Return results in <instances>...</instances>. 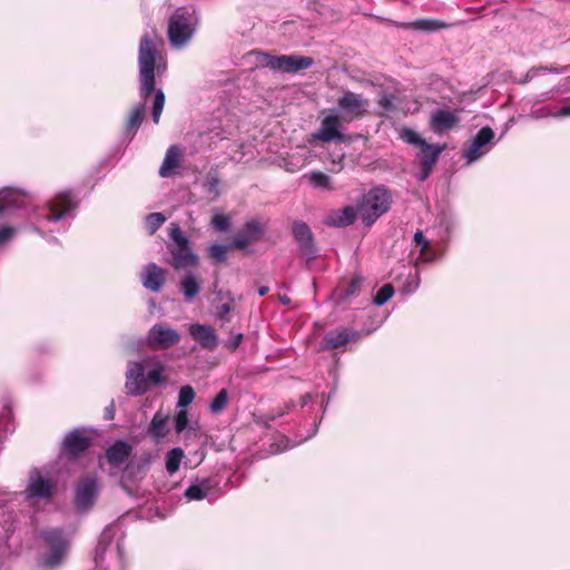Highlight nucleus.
Wrapping results in <instances>:
<instances>
[{"label":"nucleus","mask_w":570,"mask_h":570,"mask_svg":"<svg viewBox=\"0 0 570 570\" xmlns=\"http://www.w3.org/2000/svg\"><path fill=\"white\" fill-rule=\"evenodd\" d=\"M413 26L416 30H422V31H428V32L439 31V30L446 29L450 27V24H448L441 20H436V19L416 20L415 22H413Z\"/></svg>","instance_id":"72a5a7b5"},{"label":"nucleus","mask_w":570,"mask_h":570,"mask_svg":"<svg viewBox=\"0 0 570 570\" xmlns=\"http://www.w3.org/2000/svg\"><path fill=\"white\" fill-rule=\"evenodd\" d=\"M180 149L177 146H170L165 155V158L159 168V175L161 177H169L174 169L178 167L180 160Z\"/></svg>","instance_id":"cd10ccee"},{"label":"nucleus","mask_w":570,"mask_h":570,"mask_svg":"<svg viewBox=\"0 0 570 570\" xmlns=\"http://www.w3.org/2000/svg\"><path fill=\"white\" fill-rule=\"evenodd\" d=\"M394 100L395 97L392 94H385L383 95L380 100L379 105L386 111H391L394 109Z\"/></svg>","instance_id":"de8ad7c7"},{"label":"nucleus","mask_w":570,"mask_h":570,"mask_svg":"<svg viewBox=\"0 0 570 570\" xmlns=\"http://www.w3.org/2000/svg\"><path fill=\"white\" fill-rule=\"evenodd\" d=\"M358 215L357 208L346 206L343 209L332 212L325 219V224L333 227H344L354 223Z\"/></svg>","instance_id":"393cba45"},{"label":"nucleus","mask_w":570,"mask_h":570,"mask_svg":"<svg viewBox=\"0 0 570 570\" xmlns=\"http://www.w3.org/2000/svg\"><path fill=\"white\" fill-rule=\"evenodd\" d=\"M311 399H312V396L309 394H305L302 397V406H305L311 401Z\"/></svg>","instance_id":"bf43d9fd"},{"label":"nucleus","mask_w":570,"mask_h":570,"mask_svg":"<svg viewBox=\"0 0 570 570\" xmlns=\"http://www.w3.org/2000/svg\"><path fill=\"white\" fill-rule=\"evenodd\" d=\"M106 552V549L105 548H98L97 551H96V556H95V562H96V566L97 567H102V561H104V554Z\"/></svg>","instance_id":"864d4df0"},{"label":"nucleus","mask_w":570,"mask_h":570,"mask_svg":"<svg viewBox=\"0 0 570 570\" xmlns=\"http://www.w3.org/2000/svg\"><path fill=\"white\" fill-rule=\"evenodd\" d=\"M269 288L267 286H261L257 291L259 296H265L268 293Z\"/></svg>","instance_id":"4d7b16f0"},{"label":"nucleus","mask_w":570,"mask_h":570,"mask_svg":"<svg viewBox=\"0 0 570 570\" xmlns=\"http://www.w3.org/2000/svg\"><path fill=\"white\" fill-rule=\"evenodd\" d=\"M360 336V333L351 327H336L324 335L321 346L326 351L336 350L350 342L358 341Z\"/></svg>","instance_id":"2eb2a0df"},{"label":"nucleus","mask_w":570,"mask_h":570,"mask_svg":"<svg viewBox=\"0 0 570 570\" xmlns=\"http://www.w3.org/2000/svg\"><path fill=\"white\" fill-rule=\"evenodd\" d=\"M180 333L166 323H156L146 336V344L151 350H167L179 343Z\"/></svg>","instance_id":"9d476101"},{"label":"nucleus","mask_w":570,"mask_h":570,"mask_svg":"<svg viewBox=\"0 0 570 570\" xmlns=\"http://www.w3.org/2000/svg\"><path fill=\"white\" fill-rule=\"evenodd\" d=\"M287 449H288L287 445L283 446V448L277 446L273 452L278 453V452L285 451Z\"/></svg>","instance_id":"680f3d73"},{"label":"nucleus","mask_w":570,"mask_h":570,"mask_svg":"<svg viewBox=\"0 0 570 570\" xmlns=\"http://www.w3.org/2000/svg\"><path fill=\"white\" fill-rule=\"evenodd\" d=\"M131 453L132 446L126 441L118 440L111 444L105 453V460L110 465V474H114L119 470L127 472L129 469L127 461Z\"/></svg>","instance_id":"9b49d317"},{"label":"nucleus","mask_w":570,"mask_h":570,"mask_svg":"<svg viewBox=\"0 0 570 570\" xmlns=\"http://www.w3.org/2000/svg\"><path fill=\"white\" fill-rule=\"evenodd\" d=\"M232 303L233 302H226V303L222 304L220 306H217L216 307V312H215V316L218 320H222V321H225V322H229L230 318L228 317V314L233 309Z\"/></svg>","instance_id":"49530a36"},{"label":"nucleus","mask_w":570,"mask_h":570,"mask_svg":"<svg viewBox=\"0 0 570 570\" xmlns=\"http://www.w3.org/2000/svg\"><path fill=\"white\" fill-rule=\"evenodd\" d=\"M337 108L345 119L358 120L368 114L370 100L361 94L343 90L337 98Z\"/></svg>","instance_id":"1a4fd4ad"},{"label":"nucleus","mask_w":570,"mask_h":570,"mask_svg":"<svg viewBox=\"0 0 570 570\" xmlns=\"http://www.w3.org/2000/svg\"><path fill=\"white\" fill-rule=\"evenodd\" d=\"M495 134L489 126L482 127L471 141L463 147L462 157L468 166L484 157L494 145Z\"/></svg>","instance_id":"6e6552de"},{"label":"nucleus","mask_w":570,"mask_h":570,"mask_svg":"<svg viewBox=\"0 0 570 570\" xmlns=\"http://www.w3.org/2000/svg\"><path fill=\"white\" fill-rule=\"evenodd\" d=\"M40 538L47 549L41 558V564L48 568L57 567L68 553L70 547L69 535L63 530L55 528L42 531Z\"/></svg>","instance_id":"423d86ee"},{"label":"nucleus","mask_w":570,"mask_h":570,"mask_svg":"<svg viewBox=\"0 0 570 570\" xmlns=\"http://www.w3.org/2000/svg\"><path fill=\"white\" fill-rule=\"evenodd\" d=\"M184 451L180 448H174L166 454V470L169 474H174L179 470Z\"/></svg>","instance_id":"2f4dec72"},{"label":"nucleus","mask_w":570,"mask_h":570,"mask_svg":"<svg viewBox=\"0 0 570 570\" xmlns=\"http://www.w3.org/2000/svg\"><path fill=\"white\" fill-rule=\"evenodd\" d=\"M188 425V412L186 409H179L175 415V431L179 434Z\"/></svg>","instance_id":"c03bdc74"},{"label":"nucleus","mask_w":570,"mask_h":570,"mask_svg":"<svg viewBox=\"0 0 570 570\" xmlns=\"http://www.w3.org/2000/svg\"><path fill=\"white\" fill-rule=\"evenodd\" d=\"M200 13L193 7H179L168 18L167 39L171 49L183 50L189 46L200 26Z\"/></svg>","instance_id":"7ed1b4c3"},{"label":"nucleus","mask_w":570,"mask_h":570,"mask_svg":"<svg viewBox=\"0 0 570 570\" xmlns=\"http://www.w3.org/2000/svg\"><path fill=\"white\" fill-rule=\"evenodd\" d=\"M292 229L299 250L311 258L315 257L316 248L314 245L313 234L308 225L298 220L293 224Z\"/></svg>","instance_id":"a211bd4d"},{"label":"nucleus","mask_w":570,"mask_h":570,"mask_svg":"<svg viewBox=\"0 0 570 570\" xmlns=\"http://www.w3.org/2000/svg\"><path fill=\"white\" fill-rule=\"evenodd\" d=\"M278 299H279V302H281L282 304H284V305H287V304H289V302H291V299H289L286 295H284V296H281V295H279V296H278Z\"/></svg>","instance_id":"13d9d810"},{"label":"nucleus","mask_w":570,"mask_h":570,"mask_svg":"<svg viewBox=\"0 0 570 570\" xmlns=\"http://www.w3.org/2000/svg\"><path fill=\"white\" fill-rule=\"evenodd\" d=\"M142 286L153 292L158 293L165 284V271L156 263H148L141 272Z\"/></svg>","instance_id":"aec40b11"},{"label":"nucleus","mask_w":570,"mask_h":570,"mask_svg":"<svg viewBox=\"0 0 570 570\" xmlns=\"http://www.w3.org/2000/svg\"><path fill=\"white\" fill-rule=\"evenodd\" d=\"M90 446V439L85 436L79 430L69 432L62 442V450L71 458L78 456Z\"/></svg>","instance_id":"412c9836"},{"label":"nucleus","mask_w":570,"mask_h":570,"mask_svg":"<svg viewBox=\"0 0 570 570\" xmlns=\"http://www.w3.org/2000/svg\"><path fill=\"white\" fill-rule=\"evenodd\" d=\"M556 118L570 117V99L564 102V105L554 112Z\"/></svg>","instance_id":"603ef678"},{"label":"nucleus","mask_w":570,"mask_h":570,"mask_svg":"<svg viewBox=\"0 0 570 570\" xmlns=\"http://www.w3.org/2000/svg\"><path fill=\"white\" fill-rule=\"evenodd\" d=\"M169 253H170L171 258L168 261V263L175 269L193 267V266H196L198 263V257L193 252L190 246L170 247Z\"/></svg>","instance_id":"4be33fe9"},{"label":"nucleus","mask_w":570,"mask_h":570,"mask_svg":"<svg viewBox=\"0 0 570 570\" xmlns=\"http://www.w3.org/2000/svg\"><path fill=\"white\" fill-rule=\"evenodd\" d=\"M115 415V409H114V402H111L110 406L106 407L105 416L108 420L114 419Z\"/></svg>","instance_id":"6e6d98bb"},{"label":"nucleus","mask_w":570,"mask_h":570,"mask_svg":"<svg viewBox=\"0 0 570 570\" xmlns=\"http://www.w3.org/2000/svg\"><path fill=\"white\" fill-rule=\"evenodd\" d=\"M78 206L70 191H61L41 207H32L29 213V229L41 237L48 233L66 232L75 217Z\"/></svg>","instance_id":"f03ea898"},{"label":"nucleus","mask_w":570,"mask_h":570,"mask_svg":"<svg viewBox=\"0 0 570 570\" xmlns=\"http://www.w3.org/2000/svg\"><path fill=\"white\" fill-rule=\"evenodd\" d=\"M33 198L24 189L16 187H3L0 189V214L11 208H28Z\"/></svg>","instance_id":"f8f14e48"},{"label":"nucleus","mask_w":570,"mask_h":570,"mask_svg":"<svg viewBox=\"0 0 570 570\" xmlns=\"http://www.w3.org/2000/svg\"><path fill=\"white\" fill-rule=\"evenodd\" d=\"M17 228L9 225L0 226V247L9 243L17 234Z\"/></svg>","instance_id":"a18cd8bd"},{"label":"nucleus","mask_w":570,"mask_h":570,"mask_svg":"<svg viewBox=\"0 0 570 570\" xmlns=\"http://www.w3.org/2000/svg\"><path fill=\"white\" fill-rule=\"evenodd\" d=\"M340 128L341 120L338 116L327 115L322 119L318 130L313 134V138L322 142H344L346 137L340 131Z\"/></svg>","instance_id":"4468645a"},{"label":"nucleus","mask_w":570,"mask_h":570,"mask_svg":"<svg viewBox=\"0 0 570 570\" xmlns=\"http://www.w3.org/2000/svg\"><path fill=\"white\" fill-rule=\"evenodd\" d=\"M309 184L321 190H334V184L332 178L322 171H311L306 175Z\"/></svg>","instance_id":"7c9ffc66"},{"label":"nucleus","mask_w":570,"mask_h":570,"mask_svg":"<svg viewBox=\"0 0 570 570\" xmlns=\"http://www.w3.org/2000/svg\"><path fill=\"white\" fill-rule=\"evenodd\" d=\"M167 423L168 416L157 412L148 425V434L153 435L157 440L165 438L168 433Z\"/></svg>","instance_id":"c756f323"},{"label":"nucleus","mask_w":570,"mask_h":570,"mask_svg":"<svg viewBox=\"0 0 570 570\" xmlns=\"http://www.w3.org/2000/svg\"><path fill=\"white\" fill-rule=\"evenodd\" d=\"M161 43L155 30L145 31L138 46V81L139 97L142 102L136 105L128 115L125 127V135L131 139L139 129L146 116V101L155 92L153 105V120L159 122L164 106L165 94L161 89H156V76H161L167 68V63L159 50Z\"/></svg>","instance_id":"f257e3e1"},{"label":"nucleus","mask_w":570,"mask_h":570,"mask_svg":"<svg viewBox=\"0 0 570 570\" xmlns=\"http://www.w3.org/2000/svg\"><path fill=\"white\" fill-rule=\"evenodd\" d=\"M243 334L242 333H238L237 335H235L233 338H230L228 342H227V347L234 352L237 350V347L240 345L242 341H243Z\"/></svg>","instance_id":"3c124183"},{"label":"nucleus","mask_w":570,"mask_h":570,"mask_svg":"<svg viewBox=\"0 0 570 570\" xmlns=\"http://www.w3.org/2000/svg\"><path fill=\"white\" fill-rule=\"evenodd\" d=\"M432 169H433L432 167H429V168L428 167H422V171H421V174L419 176V180L420 181H424L430 176Z\"/></svg>","instance_id":"5fc2aeb1"},{"label":"nucleus","mask_w":570,"mask_h":570,"mask_svg":"<svg viewBox=\"0 0 570 570\" xmlns=\"http://www.w3.org/2000/svg\"><path fill=\"white\" fill-rule=\"evenodd\" d=\"M190 337L197 342L203 348L213 351L218 345V337L215 330L209 325L199 323L189 326Z\"/></svg>","instance_id":"6ab92c4d"},{"label":"nucleus","mask_w":570,"mask_h":570,"mask_svg":"<svg viewBox=\"0 0 570 570\" xmlns=\"http://www.w3.org/2000/svg\"><path fill=\"white\" fill-rule=\"evenodd\" d=\"M554 112L556 111H551L548 107H542L537 110H533L530 116L534 119H541V118H548V117L556 118Z\"/></svg>","instance_id":"09e8293b"},{"label":"nucleus","mask_w":570,"mask_h":570,"mask_svg":"<svg viewBox=\"0 0 570 570\" xmlns=\"http://www.w3.org/2000/svg\"><path fill=\"white\" fill-rule=\"evenodd\" d=\"M196 393L191 385H183L179 389L178 400L176 406L178 409H186L195 400Z\"/></svg>","instance_id":"f704fd0d"},{"label":"nucleus","mask_w":570,"mask_h":570,"mask_svg":"<svg viewBox=\"0 0 570 570\" xmlns=\"http://www.w3.org/2000/svg\"><path fill=\"white\" fill-rule=\"evenodd\" d=\"M258 62L262 67H267L273 71L295 73L312 67L314 60L311 57L298 55L271 56L258 53Z\"/></svg>","instance_id":"0eeeda50"},{"label":"nucleus","mask_w":570,"mask_h":570,"mask_svg":"<svg viewBox=\"0 0 570 570\" xmlns=\"http://www.w3.org/2000/svg\"><path fill=\"white\" fill-rule=\"evenodd\" d=\"M228 246L223 244H213L208 248V256L209 258L215 262H225L227 257Z\"/></svg>","instance_id":"a19ab883"},{"label":"nucleus","mask_w":570,"mask_h":570,"mask_svg":"<svg viewBox=\"0 0 570 570\" xmlns=\"http://www.w3.org/2000/svg\"><path fill=\"white\" fill-rule=\"evenodd\" d=\"M169 236L173 240L171 244L168 245V248L170 247H186L189 245V239L187 236L183 233L180 226L177 223H171L169 227Z\"/></svg>","instance_id":"473e14b6"},{"label":"nucleus","mask_w":570,"mask_h":570,"mask_svg":"<svg viewBox=\"0 0 570 570\" xmlns=\"http://www.w3.org/2000/svg\"><path fill=\"white\" fill-rule=\"evenodd\" d=\"M392 197L389 189L383 185H379L363 195L356 208L362 222L366 226H372L390 209Z\"/></svg>","instance_id":"39448f33"},{"label":"nucleus","mask_w":570,"mask_h":570,"mask_svg":"<svg viewBox=\"0 0 570 570\" xmlns=\"http://www.w3.org/2000/svg\"><path fill=\"white\" fill-rule=\"evenodd\" d=\"M212 226L218 232H227L230 226V219L223 214H215L212 217Z\"/></svg>","instance_id":"37998d69"},{"label":"nucleus","mask_w":570,"mask_h":570,"mask_svg":"<svg viewBox=\"0 0 570 570\" xmlns=\"http://www.w3.org/2000/svg\"><path fill=\"white\" fill-rule=\"evenodd\" d=\"M214 294L218 301L234 302V296L229 291L216 289Z\"/></svg>","instance_id":"8fccbe9b"},{"label":"nucleus","mask_w":570,"mask_h":570,"mask_svg":"<svg viewBox=\"0 0 570 570\" xmlns=\"http://www.w3.org/2000/svg\"><path fill=\"white\" fill-rule=\"evenodd\" d=\"M219 178L217 174H209L203 183V189L212 196L213 199L218 198L219 193Z\"/></svg>","instance_id":"4c0bfd02"},{"label":"nucleus","mask_w":570,"mask_h":570,"mask_svg":"<svg viewBox=\"0 0 570 570\" xmlns=\"http://www.w3.org/2000/svg\"><path fill=\"white\" fill-rule=\"evenodd\" d=\"M394 294V288L391 284H384L376 293L373 298V303L376 306L384 305Z\"/></svg>","instance_id":"79ce46f5"},{"label":"nucleus","mask_w":570,"mask_h":570,"mask_svg":"<svg viewBox=\"0 0 570 570\" xmlns=\"http://www.w3.org/2000/svg\"><path fill=\"white\" fill-rule=\"evenodd\" d=\"M228 392L226 389H222L216 396L213 399V401L209 403V410L214 414L222 413L227 404H228Z\"/></svg>","instance_id":"c9c22d12"},{"label":"nucleus","mask_w":570,"mask_h":570,"mask_svg":"<svg viewBox=\"0 0 570 570\" xmlns=\"http://www.w3.org/2000/svg\"><path fill=\"white\" fill-rule=\"evenodd\" d=\"M421 151L417 154V158L422 165V167H434L438 161L440 155L445 149V145L439 144H429L424 141L423 145L420 146Z\"/></svg>","instance_id":"a878e982"},{"label":"nucleus","mask_w":570,"mask_h":570,"mask_svg":"<svg viewBox=\"0 0 570 570\" xmlns=\"http://www.w3.org/2000/svg\"><path fill=\"white\" fill-rule=\"evenodd\" d=\"M414 242L417 246L421 247L420 249V255H421V258L425 262H433L434 261V257L432 255H430L428 253L429 248H430V243L429 240L425 238L423 232L421 230H417L415 234H414Z\"/></svg>","instance_id":"58836bf2"},{"label":"nucleus","mask_w":570,"mask_h":570,"mask_svg":"<svg viewBox=\"0 0 570 570\" xmlns=\"http://www.w3.org/2000/svg\"><path fill=\"white\" fill-rule=\"evenodd\" d=\"M53 483L45 479L38 470H32L29 474V481L26 489L28 499H49L53 492Z\"/></svg>","instance_id":"dca6fc26"},{"label":"nucleus","mask_w":570,"mask_h":570,"mask_svg":"<svg viewBox=\"0 0 570 570\" xmlns=\"http://www.w3.org/2000/svg\"><path fill=\"white\" fill-rule=\"evenodd\" d=\"M399 137L404 142L416 147H420L425 141V139H423L415 130L407 127H404L400 130Z\"/></svg>","instance_id":"e433bc0d"},{"label":"nucleus","mask_w":570,"mask_h":570,"mask_svg":"<svg viewBox=\"0 0 570 570\" xmlns=\"http://www.w3.org/2000/svg\"><path fill=\"white\" fill-rule=\"evenodd\" d=\"M99 487L97 479L86 476L76 487L75 504L79 511L89 510L98 495Z\"/></svg>","instance_id":"ddd939ff"},{"label":"nucleus","mask_w":570,"mask_h":570,"mask_svg":"<svg viewBox=\"0 0 570 570\" xmlns=\"http://www.w3.org/2000/svg\"><path fill=\"white\" fill-rule=\"evenodd\" d=\"M148 360L142 362H129L126 371L125 387L129 395L139 396L145 394L150 384L159 385L164 383V367L158 362L151 370L146 373V364Z\"/></svg>","instance_id":"20e7f679"},{"label":"nucleus","mask_w":570,"mask_h":570,"mask_svg":"<svg viewBox=\"0 0 570 570\" xmlns=\"http://www.w3.org/2000/svg\"><path fill=\"white\" fill-rule=\"evenodd\" d=\"M179 289L187 302H191L200 291V284L197 277L188 273L179 282Z\"/></svg>","instance_id":"c85d7f7f"},{"label":"nucleus","mask_w":570,"mask_h":570,"mask_svg":"<svg viewBox=\"0 0 570 570\" xmlns=\"http://www.w3.org/2000/svg\"><path fill=\"white\" fill-rule=\"evenodd\" d=\"M264 233V227L258 219L247 220L244 229L236 234L232 246L238 249H246L252 243L257 242Z\"/></svg>","instance_id":"f3484780"},{"label":"nucleus","mask_w":570,"mask_h":570,"mask_svg":"<svg viewBox=\"0 0 570 570\" xmlns=\"http://www.w3.org/2000/svg\"><path fill=\"white\" fill-rule=\"evenodd\" d=\"M166 217L163 213H151L146 217V228L150 235L165 223Z\"/></svg>","instance_id":"ea45409f"},{"label":"nucleus","mask_w":570,"mask_h":570,"mask_svg":"<svg viewBox=\"0 0 570 570\" xmlns=\"http://www.w3.org/2000/svg\"><path fill=\"white\" fill-rule=\"evenodd\" d=\"M215 487L216 484L210 478L197 479L185 489L184 497L187 501H200L206 499Z\"/></svg>","instance_id":"5701e85b"},{"label":"nucleus","mask_w":570,"mask_h":570,"mask_svg":"<svg viewBox=\"0 0 570 570\" xmlns=\"http://www.w3.org/2000/svg\"><path fill=\"white\" fill-rule=\"evenodd\" d=\"M362 284V277L361 276H354L347 285L340 284L335 292L334 297L336 299L337 304H343L348 302V299L352 296H355L358 294L360 288Z\"/></svg>","instance_id":"bb28decb"},{"label":"nucleus","mask_w":570,"mask_h":570,"mask_svg":"<svg viewBox=\"0 0 570 570\" xmlns=\"http://www.w3.org/2000/svg\"><path fill=\"white\" fill-rule=\"evenodd\" d=\"M458 122L459 118L454 112L450 110L439 109L432 114L430 119V127L434 132L441 134L446 130H450Z\"/></svg>","instance_id":"b1692460"},{"label":"nucleus","mask_w":570,"mask_h":570,"mask_svg":"<svg viewBox=\"0 0 570 570\" xmlns=\"http://www.w3.org/2000/svg\"><path fill=\"white\" fill-rule=\"evenodd\" d=\"M317 426H318V424H314V428H313L312 433H309V434L305 438V440H307V439L312 438L313 435H315V433L317 432Z\"/></svg>","instance_id":"052dcab7"}]
</instances>
